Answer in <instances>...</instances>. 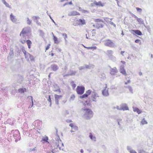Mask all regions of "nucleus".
<instances>
[{
  "instance_id": "a18cd8bd",
  "label": "nucleus",
  "mask_w": 153,
  "mask_h": 153,
  "mask_svg": "<svg viewBox=\"0 0 153 153\" xmlns=\"http://www.w3.org/2000/svg\"><path fill=\"white\" fill-rule=\"evenodd\" d=\"M85 68V67L84 66H80L79 68V69L80 70H82V69H84Z\"/></svg>"
},
{
  "instance_id": "bb28decb",
  "label": "nucleus",
  "mask_w": 153,
  "mask_h": 153,
  "mask_svg": "<svg viewBox=\"0 0 153 153\" xmlns=\"http://www.w3.org/2000/svg\"><path fill=\"white\" fill-rule=\"evenodd\" d=\"M26 42H27V44L28 45V48L29 49L30 48V47H31L30 45H31V44H32L31 42L29 40H27L26 41Z\"/></svg>"
},
{
  "instance_id": "bf43d9fd",
  "label": "nucleus",
  "mask_w": 153,
  "mask_h": 153,
  "mask_svg": "<svg viewBox=\"0 0 153 153\" xmlns=\"http://www.w3.org/2000/svg\"><path fill=\"white\" fill-rule=\"evenodd\" d=\"M33 151H36L37 150V148L36 147H35L34 148L32 149Z\"/></svg>"
},
{
  "instance_id": "f3484780",
  "label": "nucleus",
  "mask_w": 153,
  "mask_h": 153,
  "mask_svg": "<svg viewBox=\"0 0 153 153\" xmlns=\"http://www.w3.org/2000/svg\"><path fill=\"white\" fill-rule=\"evenodd\" d=\"M76 73V72L75 71L70 70L68 74L64 76H66L68 75L74 76L75 75Z\"/></svg>"
},
{
  "instance_id": "a19ab883",
  "label": "nucleus",
  "mask_w": 153,
  "mask_h": 153,
  "mask_svg": "<svg viewBox=\"0 0 153 153\" xmlns=\"http://www.w3.org/2000/svg\"><path fill=\"white\" fill-rule=\"evenodd\" d=\"M62 35L63 36L64 39H66L68 37L67 34L65 33H62Z\"/></svg>"
},
{
  "instance_id": "680f3d73",
  "label": "nucleus",
  "mask_w": 153,
  "mask_h": 153,
  "mask_svg": "<svg viewBox=\"0 0 153 153\" xmlns=\"http://www.w3.org/2000/svg\"><path fill=\"white\" fill-rule=\"evenodd\" d=\"M69 126L71 127H72V128H73V127L74 126V125H73V123H70Z\"/></svg>"
},
{
  "instance_id": "338daca9",
  "label": "nucleus",
  "mask_w": 153,
  "mask_h": 153,
  "mask_svg": "<svg viewBox=\"0 0 153 153\" xmlns=\"http://www.w3.org/2000/svg\"><path fill=\"white\" fill-rule=\"evenodd\" d=\"M139 74L140 76H141L142 75V73L140 71L139 72Z\"/></svg>"
},
{
  "instance_id": "9b49d317",
  "label": "nucleus",
  "mask_w": 153,
  "mask_h": 153,
  "mask_svg": "<svg viewBox=\"0 0 153 153\" xmlns=\"http://www.w3.org/2000/svg\"><path fill=\"white\" fill-rule=\"evenodd\" d=\"M53 91H59V93L61 92L60 88L57 84H54L53 85Z\"/></svg>"
},
{
  "instance_id": "13d9d810",
  "label": "nucleus",
  "mask_w": 153,
  "mask_h": 153,
  "mask_svg": "<svg viewBox=\"0 0 153 153\" xmlns=\"http://www.w3.org/2000/svg\"><path fill=\"white\" fill-rule=\"evenodd\" d=\"M124 66L123 65H122L120 66V69H124Z\"/></svg>"
},
{
  "instance_id": "c756f323",
  "label": "nucleus",
  "mask_w": 153,
  "mask_h": 153,
  "mask_svg": "<svg viewBox=\"0 0 153 153\" xmlns=\"http://www.w3.org/2000/svg\"><path fill=\"white\" fill-rule=\"evenodd\" d=\"M92 91L91 90V89H89L86 92V94H87V96H88V95L91 94V93H92Z\"/></svg>"
},
{
  "instance_id": "5701e85b",
  "label": "nucleus",
  "mask_w": 153,
  "mask_h": 153,
  "mask_svg": "<svg viewBox=\"0 0 153 153\" xmlns=\"http://www.w3.org/2000/svg\"><path fill=\"white\" fill-rule=\"evenodd\" d=\"M103 25L102 24H100L97 23L95 25V28L97 29H99L100 28H102Z\"/></svg>"
},
{
  "instance_id": "0e129e2a",
  "label": "nucleus",
  "mask_w": 153,
  "mask_h": 153,
  "mask_svg": "<svg viewBox=\"0 0 153 153\" xmlns=\"http://www.w3.org/2000/svg\"><path fill=\"white\" fill-rule=\"evenodd\" d=\"M116 108L118 110H121V107L120 108H119L118 106H117L116 107Z\"/></svg>"
},
{
  "instance_id": "6e6d98bb",
  "label": "nucleus",
  "mask_w": 153,
  "mask_h": 153,
  "mask_svg": "<svg viewBox=\"0 0 153 153\" xmlns=\"http://www.w3.org/2000/svg\"><path fill=\"white\" fill-rule=\"evenodd\" d=\"M48 100L50 102H51V96L50 95L49 96L48 98Z\"/></svg>"
},
{
  "instance_id": "b1692460",
  "label": "nucleus",
  "mask_w": 153,
  "mask_h": 153,
  "mask_svg": "<svg viewBox=\"0 0 153 153\" xmlns=\"http://www.w3.org/2000/svg\"><path fill=\"white\" fill-rule=\"evenodd\" d=\"M52 34L53 36V39L54 41V43L56 44H58L59 43V41L58 40L57 38L55 36H54L53 33H52Z\"/></svg>"
},
{
  "instance_id": "2eb2a0df",
  "label": "nucleus",
  "mask_w": 153,
  "mask_h": 153,
  "mask_svg": "<svg viewBox=\"0 0 153 153\" xmlns=\"http://www.w3.org/2000/svg\"><path fill=\"white\" fill-rule=\"evenodd\" d=\"M51 68L53 71H55L58 69L59 67L56 65L53 64L51 65Z\"/></svg>"
},
{
  "instance_id": "4c0bfd02",
  "label": "nucleus",
  "mask_w": 153,
  "mask_h": 153,
  "mask_svg": "<svg viewBox=\"0 0 153 153\" xmlns=\"http://www.w3.org/2000/svg\"><path fill=\"white\" fill-rule=\"evenodd\" d=\"M127 88H128L129 89V91L132 94L133 93V89L132 88V87L131 86H128L127 87Z\"/></svg>"
},
{
  "instance_id": "37998d69",
  "label": "nucleus",
  "mask_w": 153,
  "mask_h": 153,
  "mask_svg": "<svg viewBox=\"0 0 153 153\" xmlns=\"http://www.w3.org/2000/svg\"><path fill=\"white\" fill-rule=\"evenodd\" d=\"M109 23L111 25L114 26L115 27H116V25L113 22H111V21H109Z\"/></svg>"
},
{
  "instance_id": "f8f14e48",
  "label": "nucleus",
  "mask_w": 153,
  "mask_h": 153,
  "mask_svg": "<svg viewBox=\"0 0 153 153\" xmlns=\"http://www.w3.org/2000/svg\"><path fill=\"white\" fill-rule=\"evenodd\" d=\"M79 25H83L85 24V21L84 19H79L77 20Z\"/></svg>"
},
{
  "instance_id": "ea45409f",
  "label": "nucleus",
  "mask_w": 153,
  "mask_h": 153,
  "mask_svg": "<svg viewBox=\"0 0 153 153\" xmlns=\"http://www.w3.org/2000/svg\"><path fill=\"white\" fill-rule=\"evenodd\" d=\"M30 97L31 98V102H32V105H31V106L29 107V108H31L32 107L33 105V97L32 96H28V97Z\"/></svg>"
},
{
  "instance_id": "de8ad7c7",
  "label": "nucleus",
  "mask_w": 153,
  "mask_h": 153,
  "mask_svg": "<svg viewBox=\"0 0 153 153\" xmlns=\"http://www.w3.org/2000/svg\"><path fill=\"white\" fill-rule=\"evenodd\" d=\"M90 65H84V67H85V68H89V69H90Z\"/></svg>"
},
{
  "instance_id": "aec40b11",
  "label": "nucleus",
  "mask_w": 153,
  "mask_h": 153,
  "mask_svg": "<svg viewBox=\"0 0 153 153\" xmlns=\"http://www.w3.org/2000/svg\"><path fill=\"white\" fill-rule=\"evenodd\" d=\"M131 31L132 32H133L135 33H136V34H137L139 36H141L142 34L140 30H132Z\"/></svg>"
},
{
  "instance_id": "7ed1b4c3",
  "label": "nucleus",
  "mask_w": 153,
  "mask_h": 153,
  "mask_svg": "<svg viewBox=\"0 0 153 153\" xmlns=\"http://www.w3.org/2000/svg\"><path fill=\"white\" fill-rule=\"evenodd\" d=\"M104 45L110 48H114L115 44L110 39H107L104 41Z\"/></svg>"
},
{
  "instance_id": "052dcab7",
  "label": "nucleus",
  "mask_w": 153,
  "mask_h": 153,
  "mask_svg": "<svg viewBox=\"0 0 153 153\" xmlns=\"http://www.w3.org/2000/svg\"><path fill=\"white\" fill-rule=\"evenodd\" d=\"M130 82V80L129 79L127 81V82H125V84L126 85L128 83Z\"/></svg>"
},
{
  "instance_id": "49530a36",
  "label": "nucleus",
  "mask_w": 153,
  "mask_h": 153,
  "mask_svg": "<svg viewBox=\"0 0 153 153\" xmlns=\"http://www.w3.org/2000/svg\"><path fill=\"white\" fill-rule=\"evenodd\" d=\"M136 8L137 11L139 12H141L142 10V9L140 8H139L138 7H136Z\"/></svg>"
},
{
  "instance_id": "6e6552de",
  "label": "nucleus",
  "mask_w": 153,
  "mask_h": 153,
  "mask_svg": "<svg viewBox=\"0 0 153 153\" xmlns=\"http://www.w3.org/2000/svg\"><path fill=\"white\" fill-rule=\"evenodd\" d=\"M117 72L118 70L116 67H114L113 68H111L110 74L111 75H114Z\"/></svg>"
},
{
  "instance_id": "473e14b6",
  "label": "nucleus",
  "mask_w": 153,
  "mask_h": 153,
  "mask_svg": "<svg viewBox=\"0 0 153 153\" xmlns=\"http://www.w3.org/2000/svg\"><path fill=\"white\" fill-rule=\"evenodd\" d=\"M4 1L3 3L5 5L6 7L9 8H11V6L6 1Z\"/></svg>"
},
{
  "instance_id": "09e8293b",
  "label": "nucleus",
  "mask_w": 153,
  "mask_h": 153,
  "mask_svg": "<svg viewBox=\"0 0 153 153\" xmlns=\"http://www.w3.org/2000/svg\"><path fill=\"white\" fill-rule=\"evenodd\" d=\"M101 76H102V78L103 79H105L106 78L105 75L104 74H101Z\"/></svg>"
},
{
  "instance_id": "c03bdc74",
  "label": "nucleus",
  "mask_w": 153,
  "mask_h": 153,
  "mask_svg": "<svg viewBox=\"0 0 153 153\" xmlns=\"http://www.w3.org/2000/svg\"><path fill=\"white\" fill-rule=\"evenodd\" d=\"M135 42L136 43H138L139 44H140L141 42L140 40L139 39H137L135 41Z\"/></svg>"
},
{
  "instance_id": "1a4fd4ad",
  "label": "nucleus",
  "mask_w": 153,
  "mask_h": 153,
  "mask_svg": "<svg viewBox=\"0 0 153 153\" xmlns=\"http://www.w3.org/2000/svg\"><path fill=\"white\" fill-rule=\"evenodd\" d=\"M40 18L38 16H33L32 17V19L37 24L39 25H41V23L39 22V20Z\"/></svg>"
},
{
  "instance_id": "8fccbe9b",
  "label": "nucleus",
  "mask_w": 153,
  "mask_h": 153,
  "mask_svg": "<svg viewBox=\"0 0 153 153\" xmlns=\"http://www.w3.org/2000/svg\"><path fill=\"white\" fill-rule=\"evenodd\" d=\"M127 149L128 150L129 152L131 150H132L133 149H131V147L130 146H127Z\"/></svg>"
},
{
  "instance_id": "9d476101",
  "label": "nucleus",
  "mask_w": 153,
  "mask_h": 153,
  "mask_svg": "<svg viewBox=\"0 0 153 153\" xmlns=\"http://www.w3.org/2000/svg\"><path fill=\"white\" fill-rule=\"evenodd\" d=\"M62 97V96L61 95H59L57 94H55L54 95L55 102L56 104H59V100L60 98Z\"/></svg>"
},
{
  "instance_id": "774afa93",
  "label": "nucleus",
  "mask_w": 153,
  "mask_h": 153,
  "mask_svg": "<svg viewBox=\"0 0 153 153\" xmlns=\"http://www.w3.org/2000/svg\"><path fill=\"white\" fill-rule=\"evenodd\" d=\"M80 152L81 153H83L84 152V151L82 149H80Z\"/></svg>"
},
{
  "instance_id": "3c124183",
  "label": "nucleus",
  "mask_w": 153,
  "mask_h": 153,
  "mask_svg": "<svg viewBox=\"0 0 153 153\" xmlns=\"http://www.w3.org/2000/svg\"><path fill=\"white\" fill-rule=\"evenodd\" d=\"M72 129H74L75 130H77L78 129V128L76 126H74L73 128H72Z\"/></svg>"
},
{
  "instance_id": "4468645a",
  "label": "nucleus",
  "mask_w": 153,
  "mask_h": 153,
  "mask_svg": "<svg viewBox=\"0 0 153 153\" xmlns=\"http://www.w3.org/2000/svg\"><path fill=\"white\" fill-rule=\"evenodd\" d=\"M80 15L79 13L76 11H72L69 12L68 13L69 16H72Z\"/></svg>"
},
{
  "instance_id": "e2e57ef3",
  "label": "nucleus",
  "mask_w": 153,
  "mask_h": 153,
  "mask_svg": "<svg viewBox=\"0 0 153 153\" xmlns=\"http://www.w3.org/2000/svg\"><path fill=\"white\" fill-rule=\"evenodd\" d=\"M125 52V51H121L120 52V54L123 56H124V55L123 54Z\"/></svg>"
},
{
  "instance_id": "4be33fe9",
  "label": "nucleus",
  "mask_w": 153,
  "mask_h": 153,
  "mask_svg": "<svg viewBox=\"0 0 153 153\" xmlns=\"http://www.w3.org/2000/svg\"><path fill=\"white\" fill-rule=\"evenodd\" d=\"M94 4L97 6H99L103 7L104 6V4H102L100 1H99L98 2L94 1Z\"/></svg>"
},
{
  "instance_id": "6ab92c4d",
  "label": "nucleus",
  "mask_w": 153,
  "mask_h": 153,
  "mask_svg": "<svg viewBox=\"0 0 153 153\" xmlns=\"http://www.w3.org/2000/svg\"><path fill=\"white\" fill-rule=\"evenodd\" d=\"M89 137L91 140L95 141H96V138L94 136H93L91 133H89Z\"/></svg>"
},
{
  "instance_id": "423d86ee",
  "label": "nucleus",
  "mask_w": 153,
  "mask_h": 153,
  "mask_svg": "<svg viewBox=\"0 0 153 153\" xmlns=\"http://www.w3.org/2000/svg\"><path fill=\"white\" fill-rule=\"evenodd\" d=\"M105 86L104 89L102 91V94L104 97H106L109 96V94L108 92V88H107V84H105Z\"/></svg>"
},
{
  "instance_id": "f03ea898",
  "label": "nucleus",
  "mask_w": 153,
  "mask_h": 153,
  "mask_svg": "<svg viewBox=\"0 0 153 153\" xmlns=\"http://www.w3.org/2000/svg\"><path fill=\"white\" fill-rule=\"evenodd\" d=\"M28 30L27 28H25L23 29L20 34V36L22 34L23 38L20 39V41L22 44H24L26 42V39L25 38L26 34L28 32Z\"/></svg>"
},
{
  "instance_id": "e433bc0d",
  "label": "nucleus",
  "mask_w": 153,
  "mask_h": 153,
  "mask_svg": "<svg viewBox=\"0 0 153 153\" xmlns=\"http://www.w3.org/2000/svg\"><path fill=\"white\" fill-rule=\"evenodd\" d=\"M42 140L43 141L48 142V137L47 136L44 137L42 138Z\"/></svg>"
},
{
  "instance_id": "a878e982",
  "label": "nucleus",
  "mask_w": 153,
  "mask_h": 153,
  "mask_svg": "<svg viewBox=\"0 0 153 153\" xmlns=\"http://www.w3.org/2000/svg\"><path fill=\"white\" fill-rule=\"evenodd\" d=\"M14 55L13 51V50L10 51L9 53V56L8 57V58H11Z\"/></svg>"
},
{
  "instance_id": "0eeeda50",
  "label": "nucleus",
  "mask_w": 153,
  "mask_h": 153,
  "mask_svg": "<svg viewBox=\"0 0 153 153\" xmlns=\"http://www.w3.org/2000/svg\"><path fill=\"white\" fill-rule=\"evenodd\" d=\"M106 54L111 59L115 60V58L112 55L113 52L111 50H108L106 51Z\"/></svg>"
},
{
  "instance_id": "c9c22d12",
  "label": "nucleus",
  "mask_w": 153,
  "mask_h": 153,
  "mask_svg": "<svg viewBox=\"0 0 153 153\" xmlns=\"http://www.w3.org/2000/svg\"><path fill=\"white\" fill-rule=\"evenodd\" d=\"M88 97L87 96V94L86 93L84 94L83 95L81 96L80 97V98L81 99H83L84 98H87Z\"/></svg>"
},
{
  "instance_id": "dca6fc26",
  "label": "nucleus",
  "mask_w": 153,
  "mask_h": 153,
  "mask_svg": "<svg viewBox=\"0 0 153 153\" xmlns=\"http://www.w3.org/2000/svg\"><path fill=\"white\" fill-rule=\"evenodd\" d=\"M10 17V19L13 22L16 23L17 22V19L15 18V16L13 15L12 13L11 14Z\"/></svg>"
},
{
  "instance_id": "a211bd4d",
  "label": "nucleus",
  "mask_w": 153,
  "mask_h": 153,
  "mask_svg": "<svg viewBox=\"0 0 153 153\" xmlns=\"http://www.w3.org/2000/svg\"><path fill=\"white\" fill-rule=\"evenodd\" d=\"M26 91L27 89L25 88H20L18 90V92L21 94L24 93L25 92H26Z\"/></svg>"
},
{
  "instance_id": "5fc2aeb1",
  "label": "nucleus",
  "mask_w": 153,
  "mask_h": 153,
  "mask_svg": "<svg viewBox=\"0 0 153 153\" xmlns=\"http://www.w3.org/2000/svg\"><path fill=\"white\" fill-rule=\"evenodd\" d=\"M49 17H50V18L52 20V21L55 24V25H56V24L55 22H54V21L52 19V18L51 17V16L50 15H49Z\"/></svg>"
},
{
  "instance_id": "864d4df0",
  "label": "nucleus",
  "mask_w": 153,
  "mask_h": 153,
  "mask_svg": "<svg viewBox=\"0 0 153 153\" xmlns=\"http://www.w3.org/2000/svg\"><path fill=\"white\" fill-rule=\"evenodd\" d=\"M108 19H109L107 17H105L104 18V19L105 21L107 22H109V21H108Z\"/></svg>"
},
{
  "instance_id": "79ce46f5",
  "label": "nucleus",
  "mask_w": 153,
  "mask_h": 153,
  "mask_svg": "<svg viewBox=\"0 0 153 153\" xmlns=\"http://www.w3.org/2000/svg\"><path fill=\"white\" fill-rule=\"evenodd\" d=\"M29 59H30L31 61H33L34 60V59L33 58V56L32 55L30 54V56H29Z\"/></svg>"
},
{
  "instance_id": "c85d7f7f",
  "label": "nucleus",
  "mask_w": 153,
  "mask_h": 153,
  "mask_svg": "<svg viewBox=\"0 0 153 153\" xmlns=\"http://www.w3.org/2000/svg\"><path fill=\"white\" fill-rule=\"evenodd\" d=\"M75 98V96L74 94L71 95L69 99V101L71 102L73 101Z\"/></svg>"
},
{
  "instance_id": "69168bd1",
  "label": "nucleus",
  "mask_w": 153,
  "mask_h": 153,
  "mask_svg": "<svg viewBox=\"0 0 153 153\" xmlns=\"http://www.w3.org/2000/svg\"><path fill=\"white\" fill-rule=\"evenodd\" d=\"M50 45L49 44L48 45L47 47H46V50H48L49 49V45Z\"/></svg>"
},
{
  "instance_id": "ddd939ff",
  "label": "nucleus",
  "mask_w": 153,
  "mask_h": 153,
  "mask_svg": "<svg viewBox=\"0 0 153 153\" xmlns=\"http://www.w3.org/2000/svg\"><path fill=\"white\" fill-rule=\"evenodd\" d=\"M121 109L123 111L128 110V108L126 104L125 103L122 104L121 105Z\"/></svg>"
},
{
  "instance_id": "393cba45",
  "label": "nucleus",
  "mask_w": 153,
  "mask_h": 153,
  "mask_svg": "<svg viewBox=\"0 0 153 153\" xmlns=\"http://www.w3.org/2000/svg\"><path fill=\"white\" fill-rule=\"evenodd\" d=\"M135 18H137V20L140 24H144V22L143 19H142L141 18H138L137 16H135Z\"/></svg>"
},
{
  "instance_id": "7c9ffc66",
  "label": "nucleus",
  "mask_w": 153,
  "mask_h": 153,
  "mask_svg": "<svg viewBox=\"0 0 153 153\" xmlns=\"http://www.w3.org/2000/svg\"><path fill=\"white\" fill-rule=\"evenodd\" d=\"M120 73L122 74L123 75L126 76V73L125 69H122L120 70Z\"/></svg>"
},
{
  "instance_id": "603ef678",
  "label": "nucleus",
  "mask_w": 153,
  "mask_h": 153,
  "mask_svg": "<svg viewBox=\"0 0 153 153\" xmlns=\"http://www.w3.org/2000/svg\"><path fill=\"white\" fill-rule=\"evenodd\" d=\"M22 51L23 52L24 54V55H26L27 53H28L26 52V51L24 49H22Z\"/></svg>"
},
{
  "instance_id": "cd10ccee",
  "label": "nucleus",
  "mask_w": 153,
  "mask_h": 153,
  "mask_svg": "<svg viewBox=\"0 0 153 153\" xmlns=\"http://www.w3.org/2000/svg\"><path fill=\"white\" fill-rule=\"evenodd\" d=\"M71 84L73 89H74L76 86V85L74 83V82L73 81H72L71 82Z\"/></svg>"
},
{
  "instance_id": "20e7f679",
  "label": "nucleus",
  "mask_w": 153,
  "mask_h": 153,
  "mask_svg": "<svg viewBox=\"0 0 153 153\" xmlns=\"http://www.w3.org/2000/svg\"><path fill=\"white\" fill-rule=\"evenodd\" d=\"M85 88L83 86H78L76 88V91L77 94H82L84 92Z\"/></svg>"
},
{
  "instance_id": "f704fd0d",
  "label": "nucleus",
  "mask_w": 153,
  "mask_h": 153,
  "mask_svg": "<svg viewBox=\"0 0 153 153\" xmlns=\"http://www.w3.org/2000/svg\"><path fill=\"white\" fill-rule=\"evenodd\" d=\"M94 21L95 22H104L103 21L102 19H94Z\"/></svg>"
},
{
  "instance_id": "39448f33",
  "label": "nucleus",
  "mask_w": 153,
  "mask_h": 153,
  "mask_svg": "<svg viewBox=\"0 0 153 153\" xmlns=\"http://www.w3.org/2000/svg\"><path fill=\"white\" fill-rule=\"evenodd\" d=\"M99 97V96L97 92L95 91H92L91 95V99L93 101L96 102L97 98Z\"/></svg>"
},
{
  "instance_id": "58836bf2",
  "label": "nucleus",
  "mask_w": 153,
  "mask_h": 153,
  "mask_svg": "<svg viewBox=\"0 0 153 153\" xmlns=\"http://www.w3.org/2000/svg\"><path fill=\"white\" fill-rule=\"evenodd\" d=\"M27 23L29 25H30L31 23V20H30L28 18H27Z\"/></svg>"
},
{
  "instance_id": "72a5a7b5",
  "label": "nucleus",
  "mask_w": 153,
  "mask_h": 153,
  "mask_svg": "<svg viewBox=\"0 0 153 153\" xmlns=\"http://www.w3.org/2000/svg\"><path fill=\"white\" fill-rule=\"evenodd\" d=\"M141 123L142 125H144L145 124H147L148 123V122L147 121L145 120V119L144 118L141 121Z\"/></svg>"
},
{
  "instance_id": "4d7b16f0",
  "label": "nucleus",
  "mask_w": 153,
  "mask_h": 153,
  "mask_svg": "<svg viewBox=\"0 0 153 153\" xmlns=\"http://www.w3.org/2000/svg\"><path fill=\"white\" fill-rule=\"evenodd\" d=\"M66 121L67 123H71V122H72V121L71 120H69V119H68L67 120H66Z\"/></svg>"
},
{
  "instance_id": "f257e3e1",
  "label": "nucleus",
  "mask_w": 153,
  "mask_h": 153,
  "mask_svg": "<svg viewBox=\"0 0 153 153\" xmlns=\"http://www.w3.org/2000/svg\"><path fill=\"white\" fill-rule=\"evenodd\" d=\"M82 110L83 111L84 114L83 115V117L86 120H89L93 116V113L90 109L82 108Z\"/></svg>"
},
{
  "instance_id": "412c9836",
  "label": "nucleus",
  "mask_w": 153,
  "mask_h": 153,
  "mask_svg": "<svg viewBox=\"0 0 153 153\" xmlns=\"http://www.w3.org/2000/svg\"><path fill=\"white\" fill-rule=\"evenodd\" d=\"M133 110L134 112H136L139 114L141 113L142 111H140L138 108L137 107H133Z\"/></svg>"
},
{
  "instance_id": "2f4dec72",
  "label": "nucleus",
  "mask_w": 153,
  "mask_h": 153,
  "mask_svg": "<svg viewBox=\"0 0 153 153\" xmlns=\"http://www.w3.org/2000/svg\"><path fill=\"white\" fill-rule=\"evenodd\" d=\"M25 58L27 59V60L29 61V56H30V54L29 53H27L25 55Z\"/></svg>"
}]
</instances>
